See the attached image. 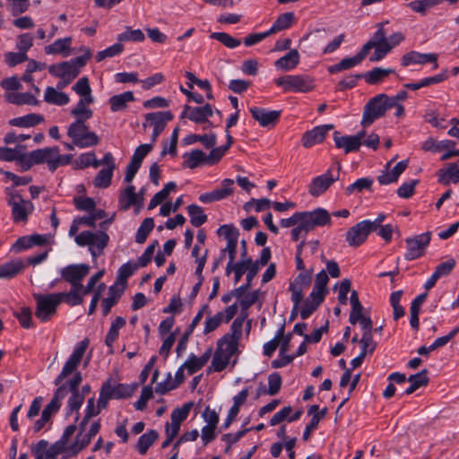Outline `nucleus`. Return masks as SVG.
<instances>
[{"mask_svg": "<svg viewBox=\"0 0 459 459\" xmlns=\"http://www.w3.org/2000/svg\"><path fill=\"white\" fill-rule=\"evenodd\" d=\"M245 318L246 316L236 317L231 324L230 332L218 340L208 372H221L228 367L232 356L238 351Z\"/></svg>", "mask_w": 459, "mask_h": 459, "instance_id": "obj_1", "label": "nucleus"}, {"mask_svg": "<svg viewBox=\"0 0 459 459\" xmlns=\"http://www.w3.org/2000/svg\"><path fill=\"white\" fill-rule=\"evenodd\" d=\"M67 135L80 149L93 147L100 143V137L96 133L91 131L86 122L81 120H75L69 126Z\"/></svg>", "mask_w": 459, "mask_h": 459, "instance_id": "obj_2", "label": "nucleus"}, {"mask_svg": "<svg viewBox=\"0 0 459 459\" xmlns=\"http://www.w3.org/2000/svg\"><path fill=\"white\" fill-rule=\"evenodd\" d=\"M341 169V163L336 161L325 173L312 178L307 186L309 195L313 197L324 195L334 182L339 180Z\"/></svg>", "mask_w": 459, "mask_h": 459, "instance_id": "obj_3", "label": "nucleus"}, {"mask_svg": "<svg viewBox=\"0 0 459 459\" xmlns=\"http://www.w3.org/2000/svg\"><path fill=\"white\" fill-rule=\"evenodd\" d=\"M27 160L28 167L46 162L50 171H55L59 166L68 162V160H65V156L59 154L57 146L32 151L28 153Z\"/></svg>", "mask_w": 459, "mask_h": 459, "instance_id": "obj_4", "label": "nucleus"}, {"mask_svg": "<svg viewBox=\"0 0 459 459\" xmlns=\"http://www.w3.org/2000/svg\"><path fill=\"white\" fill-rule=\"evenodd\" d=\"M392 104L386 100V94L380 93L371 98L364 107L361 125L364 127L370 126L375 120L385 116Z\"/></svg>", "mask_w": 459, "mask_h": 459, "instance_id": "obj_5", "label": "nucleus"}, {"mask_svg": "<svg viewBox=\"0 0 459 459\" xmlns=\"http://www.w3.org/2000/svg\"><path fill=\"white\" fill-rule=\"evenodd\" d=\"M7 204L12 208V217L15 223L25 222L33 212L34 205L30 201L24 200L18 191L10 187L5 189Z\"/></svg>", "mask_w": 459, "mask_h": 459, "instance_id": "obj_6", "label": "nucleus"}, {"mask_svg": "<svg viewBox=\"0 0 459 459\" xmlns=\"http://www.w3.org/2000/svg\"><path fill=\"white\" fill-rule=\"evenodd\" d=\"M74 240L80 247L88 246L91 255L96 257L100 255L107 247L109 237L102 230L96 232L83 230L75 237Z\"/></svg>", "mask_w": 459, "mask_h": 459, "instance_id": "obj_7", "label": "nucleus"}, {"mask_svg": "<svg viewBox=\"0 0 459 459\" xmlns=\"http://www.w3.org/2000/svg\"><path fill=\"white\" fill-rule=\"evenodd\" d=\"M34 298L36 300V317L41 322L49 321L56 315L57 307L61 304L59 295L56 293L36 294Z\"/></svg>", "mask_w": 459, "mask_h": 459, "instance_id": "obj_8", "label": "nucleus"}, {"mask_svg": "<svg viewBox=\"0 0 459 459\" xmlns=\"http://www.w3.org/2000/svg\"><path fill=\"white\" fill-rule=\"evenodd\" d=\"M284 91L308 92L315 87L314 80L307 74L284 75L275 80Z\"/></svg>", "mask_w": 459, "mask_h": 459, "instance_id": "obj_9", "label": "nucleus"}, {"mask_svg": "<svg viewBox=\"0 0 459 459\" xmlns=\"http://www.w3.org/2000/svg\"><path fill=\"white\" fill-rule=\"evenodd\" d=\"M331 221L329 212L325 209L317 208L312 212H301L299 224L307 234L316 227L331 224Z\"/></svg>", "mask_w": 459, "mask_h": 459, "instance_id": "obj_10", "label": "nucleus"}, {"mask_svg": "<svg viewBox=\"0 0 459 459\" xmlns=\"http://www.w3.org/2000/svg\"><path fill=\"white\" fill-rule=\"evenodd\" d=\"M88 345V339H84L76 344L73 353L70 355L69 359L65 363L60 374L55 379L56 385H59L64 379H65L77 368L85 353Z\"/></svg>", "mask_w": 459, "mask_h": 459, "instance_id": "obj_11", "label": "nucleus"}, {"mask_svg": "<svg viewBox=\"0 0 459 459\" xmlns=\"http://www.w3.org/2000/svg\"><path fill=\"white\" fill-rule=\"evenodd\" d=\"M90 266L86 264H69L60 270L64 281L71 284V287H81L83 279L90 273Z\"/></svg>", "mask_w": 459, "mask_h": 459, "instance_id": "obj_12", "label": "nucleus"}, {"mask_svg": "<svg viewBox=\"0 0 459 459\" xmlns=\"http://www.w3.org/2000/svg\"><path fill=\"white\" fill-rule=\"evenodd\" d=\"M430 241V233L426 232L415 236L412 238H407L405 240L407 246V251L404 255V258L408 261L417 259L423 255L424 249Z\"/></svg>", "mask_w": 459, "mask_h": 459, "instance_id": "obj_13", "label": "nucleus"}, {"mask_svg": "<svg viewBox=\"0 0 459 459\" xmlns=\"http://www.w3.org/2000/svg\"><path fill=\"white\" fill-rule=\"evenodd\" d=\"M217 233L223 236L227 240L226 247L221 250L222 257H225L226 253H228L229 259L235 260L239 236L238 230L233 225L225 224L218 229Z\"/></svg>", "mask_w": 459, "mask_h": 459, "instance_id": "obj_14", "label": "nucleus"}, {"mask_svg": "<svg viewBox=\"0 0 459 459\" xmlns=\"http://www.w3.org/2000/svg\"><path fill=\"white\" fill-rule=\"evenodd\" d=\"M313 269L301 272L299 275L290 283L289 290L291 292V301L297 304L301 302L304 295L303 291L308 288L312 281Z\"/></svg>", "mask_w": 459, "mask_h": 459, "instance_id": "obj_15", "label": "nucleus"}, {"mask_svg": "<svg viewBox=\"0 0 459 459\" xmlns=\"http://www.w3.org/2000/svg\"><path fill=\"white\" fill-rule=\"evenodd\" d=\"M82 381V374L80 372H76L73 378L67 382L69 391L71 392V396L67 401V415L71 414L74 411H78L83 403V394H79L78 388Z\"/></svg>", "mask_w": 459, "mask_h": 459, "instance_id": "obj_16", "label": "nucleus"}, {"mask_svg": "<svg viewBox=\"0 0 459 459\" xmlns=\"http://www.w3.org/2000/svg\"><path fill=\"white\" fill-rule=\"evenodd\" d=\"M173 119L170 111L152 112L145 115V120L153 127L152 142H156L159 135L163 132L169 121Z\"/></svg>", "mask_w": 459, "mask_h": 459, "instance_id": "obj_17", "label": "nucleus"}, {"mask_svg": "<svg viewBox=\"0 0 459 459\" xmlns=\"http://www.w3.org/2000/svg\"><path fill=\"white\" fill-rule=\"evenodd\" d=\"M212 115V107L208 103L202 107L185 105L180 118L186 117L196 124H202L207 122Z\"/></svg>", "mask_w": 459, "mask_h": 459, "instance_id": "obj_18", "label": "nucleus"}, {"mask_svg": "<svg viewBox=\"0 0 459 459\" xmlns=\"http://www.w3.org/2000/svg\"><path fill=\"white\" fill-rule=\"evenodd\" d=\"M252 117L262 127H273L279 121L281 110H267L264 108L252 107L249 108Z\"/></svg>", "mask_w": 459, "mask_h": 459, "instance_id": "obj_19", "label": "nucleus"}, {"mask_svg": "<svg viewBox=\"0 0 459 459\" xmlns=\"http://www.w3.org/2000/svg\"><path fill=\"white\" fill-rule=\"evenodd\" d=\"M333 128V125H322L314 127L303 134L301 138L302 145L310 148L325 141L327 134Z\"/></svg>", "mask_w": 459, "mask_h": 459, "instance_id": "obj_20", "label": "nucleus"}, {"mask_svg": "<svg viewBox=\"0 0 459 459\" xmlns=\"http://www.w3.org/2000/svg\"><path fill=\"white\" fill-rule=\"evenodd\" d=\"M368 224L367 221H360L347 231L346 241L351 247H359L366 241L369 234Z\"/></svg>", "mask_w": 459, "mask_h": 459, "instance_id": "obj_21", "label": "nucleus"}, {"mask_svg": "<svg viewBox=\"0 0 459 459\" xmlns=\"http://www.w3.org/2000/svg\"><path fill=\"white\" fill-rule=\"evenodd\" d=\"M437 56L433 53L422 54L417 51H410L404 54L401 60L403 66H409L411 65H425L428 63H434V68L437 67Z\"/></svg>", "mask_w": 459, "mask_h": 459, "instance_id": "obj_22", "label": "nucleus"}, {"mask_svg": "<svg viewBox=\"0 0 459 459\" xmlns=\"http://www.w3.org/2000/svg\"><path fill=\"white\" fill-rule=\"evenodd\" d=\"M212 349L210 347L201 357H196L195 354H190L188 359L183 364V368H186L188 375H194L207 364L212 357Z\"/></svg>", "mask_w": 459, "mask_h": 459, "instance_id": "obj_23", "label": "nucleus"}, {"mask_svg": "<svg viewBox=\"0 0 459 459\" xmlns=\"http://www.w3.org/2000/svg\"><path fill=\"white\" fill-rule=\"evenodd\" d=\"M67 392L66 385L58 386L51 401L46 405L41 413L44 415V418L50 420L51 417L58 411L61 407V400L67 394Z\"/></svg>", "mask_w": 459, "mask_h": 459, "instance_id": "obj_24", "label": "nucleus"}, {"mask_svg": "<svg viewBox=\"0 0 459 459\" xmlns=\"http://www.w3.org/2000/svg\"><path fill=\"white\" fill-rule=\"evenodd\" d=\"M333 141L335 146L338 149H342L346 154L358 152L361 146V143L353 135H341L338 131L333 133Z\"/></svg>", "mask_w": 459, "mask_h": 459, "instance_id": "obj_25", "label": "nucleus"}, {"mask_svg": "<svg viewBox=\"0 0 459 459\" xmlns=\"http://www.w3.org/2000/svg\"><path fill=\"white\" fill-rule=\"evenodd\" d=\"M125 291V286L119 287L118 284H113L108 288V297L102 299L101 307L103 316H108Z\"/></svg>", "mask_w": 459, "mask_h": 459, "instance_id": "obj_26", "label": "nucleus"}, {"mask_svg": "<svg viewBox=\"0 0 459 459\" xmlns=\"http://www.w3.org/2000/svg\"><path fill=\"white\" fill-rule=\"evenodd\" d=\"M143 197L139 200V195L135 193V187L129 185L119 195V204L123 210H128L131 206H141Z\"/></svg>", "mask_w": 459, "mask_h": 459, "instance_id": "obj_27", "label": "nucleus"}, {"mask_svg": "<svg viewBox=\"0 0 459 459\" xmlns=\"http://www.w3.org/2000/svg\"><path fill=\"white\" fill-rule=\"evenodd\" d=\"M208 307L207 305H204L202 307V308L197 312V314L193 318L191 324L189 325L187 330L185 332V333L181 336V338L178 341V346H177V354L178 356H181L182 352H184L186 349L188 340L190 335L192 334L194 329L195 326L200 323V321L203 318L204 311Z\"/></svg>", "mask_w": 459, "mask_h": 459, "instance_id": "obj_28", "label": "nucleus"}, {"mask_svg": "<svg viewBox=\"0 0 459 459\" xmlns=\"http://www.w3.org/2000/svg\"><path fill=\"white\" fill-rule=\"evenodd\" d=\"M72 38L66 37L55 40L52 44L45 47L47 55H63L67 56L71 48Z\"/></svg>", "mask_w": 459, "mask_h": 459, "instance_id": "obj_29", "label": "nucleus"}, {"mask_svg": "<svg viewBox=\"0 0 459 459\" xmlns=\"http://www.w3.org/2000/svg\"><path fill=\"white\" fill-rule=\"evenodd\" d=\"M49 73L59 78L70 76L75 78L79 74V70L74 68L71 61H65L60 64L53 65L49 67Z\"/></svg>", "mask_w": 459, "mask_h": 459, "instance_id": "obj_30", "label": "nucleus"}, {"mask_svg": "<svg viewBox=\"0 0 459 459\" xmlns=\"http://www.w3.org/2000/svg\"><path fill=\"white\" fill-rule=\"evenodd\" d=\"M133 101H134V96L133 91H125L121 94L114 95L108 100L110 104V110L112 112L125 110L127 108V104Z\"/></svg>", "mask_w": 459, "mask_h": 459, "instance_id": "obj_31", "label": "nucleus"}, {"mask_svg": "<svg viewBox=\"0 0 459 459\" xmlns=\"http://www.w3.org/2000/svg\"><path fill=\"white\" fill-rule=\"evenodd\" d=\"M299 63V54L297 49H291L286 55L275 61V66L283 71L294 69Z\"/></svg>", "mask_w": 459, "mask_h": 459, "instance_id": "obj_32", "label": "nucleus"}, {"mask_svg": "<svg viewBox=\"0 0 459 459\" xmlns=\"http://www.w3.org/2000/svg\"><path fill=\"white\" fill-rule=\"evenodd\" d=\"M44 121V117L40 114L30 113L22 117H14L9 121L13 126L31 127Z\"/></svg>", "mask_w": 459, "mask_h": 459, "instance_id": "obj_33", "label": "nucleus"}, {"mask_svg": "<svg viewBox=\"0 0 459 459\" xmlns=\"http://www.w3.org/2000/svg\"><path fill=\"white\" fill-rule=\"evenodd\" d=\"M116 169V163H112L106 168L101 169L93 180L96 187L107 188L110 186L113 172Z\"/></svg>", "mask_w": 459, "mask_h": 459, "instance_id": "obj_34", "label": "nucleus"}, {"mask_svg": "<svg viewBox=\"0 0 459 459\" xmlns=\"http://www.w3.org/2000/svg\"><path fill=\"white\" fill-rule=\"evenodd\" d=\"M329 281V277L326 271L322 270L316 275L315 279V283L313 290L311 291V296H319L321 299H325V295L328 290L326 289L327 283Z\"/></svg>", "mask_w": 459, "mask_h": 459, "instance_id": "obj_35", "label": "nucleus"}, {"mask_svg": "<svg viewBox=\"0 0 459 459\" xmlns=\"http://www.w3.org/2000/svg\"><path fill=\"white\" fill-rule=\"evenodd\" d=\"M295 22V14L292 12L284 13L278 16L272 27L268 30L270 35L289 29Z\"/></svg>", "mask_w": 459, "mask_h": 459, "instance_id": "obj_36", "label": "nucleus"}, {"mask_svg": "<svg viewBox=\"0 0 459 459\" xmlns=\"http://www.w3.org/2000/svg\"><path fill=\"white\" fill-rule=\"evenodd\" d=\"M94 101H84V99H80L75 107L71 110V115L75 117V120L86 122L93 116V111L87 107Z\"/></svg>", "mask_w": 459, "mask_h": 459, "instance_id": "obj_37", "label": "nucleus"}, {"mask_svg": "<svg viewBox=\"0 0 459 459\" xmlns=\"http://www.w3.org/2000/svg\"><path fill=\"white\" fill-rule=\"evenodd\" d=\"M44 100L49 104L64 106L69 102L70 99L66 93L58 91L55 88L48 86L44 94Z\"/></svg>", "mask_w": 459, "mask_h": 459, "instance_id": "obj_38", "label": "nucleus"}, {"mask_svg": "<svg viewBox=\"0 0 459 459\" xmlns=\"http://www.w3.org/2000/svg\"><path fill=\"white\" fill-rule=\"evenodd\" d=\"M438 182L444 186H448L450 182L455 184L459 182V168L457 163H451L446 170H439Z\"/></svg>", "mask_w": 459, "mask_h": 459, "instance_id": "obj_39", "label": "nucleus"}, {"mask_svg": "<svg viewBox=\"0 0 459 459\" xmlns=\"http://www.w3.org/2000/svg\"><path fill=\"white\" fill-rule=\"evenodd\" d=\"M5 99L9 103L15 105H38V100L30 92H10L5 94Z\"/></svg>", "mask_w": 459, "mask_h": 459, "instance_id": "obj_40", "label": "nucleus"}, {"mask_svg": "<svg viewBox=\"0 0 459 459\" xmlns=\"http://www.w3.org/2000/svg\"><path fill=\"white\" fill-rule=\"evenodd\" d=\"M226 137H227V143L225 145L212 148V151L210 152L209 155H206L208 165H214L217 162H219L221 160V159L224 156L226 152L232 145L233 137L230 134V133H227Z\"/></svg>", "mask_w": 459, "mask_h": 459, "instance_id": "obj_41", "label": "nucleus"}, {"mask_svg": "<svg viewBox=\"0 0 459 459\" xmlns=\"http://www.w3.org/2000/svg\"><path fill=\"white\" fill-rule=\"evenodd\" d=\"M81 287H71L69 292H57L56 295H59V299L62 301H65L67 305L71 307L81 305L83 302V298L82 294Z\"/></svg>", "mask_w": 459, "mask_h": 459, "instance_id": "obj_42", "label": "nucleus"}, {"mask_svg": "<svg viewBox=\"0 0 459 459\" xmlns=\"http://www.w3.org/2000/svg\"><path fill=\"white\" fill-rule=\"evenodd\" d=\"M216 134H189L184 138V143L186 145L195 143L200 142L205 148L210 149L212 148L216 143Z\"/></svg>", "mask_w": 459, "mask_h": 459, "instance_id": "obj_43", "label": "nucleus"}, {"mask_svg": "<svg viewBox=\"0 0 459 459\" xmlns=\"http://www.w3.org/2000/svg\"><path fill=\"white\" fill-rule=\"evenodd\" d=\"M24 268L21 260L10 261L0 265V279H10L20 273Z\"/></svg>", "mask_w": 459, "mask_h": 459, "instance_id": "obj_44", "label": "nucleus"}, {"mask_svg": "<svg viewBox=\"0 0 459 459\" xmlns=\"http://www.w3.org/2000/svg\"><path fill=\"white\" fill-rule=\"evenodd\" d=\"M159 434L156 430L151 429L143 434L136 444V449L141 455H145L147 450L158 439Z\"/></svg>", "mask_w": 459, "mask_h": 459, "instance_id": "obj_45", "label": "nucleus"}, {"mask_svg": "<svg viewBox=\"0 0 459 459\" xmlns=\"http://www.w3.org/2000/svg\"><path fill=\"white\" fill-rule=\"evenodd\" d=\"M138 267L139 265L137 264L130 262L122 264L117 271V281L115 284H118L119 287H126L128 278L134 273Z\"/></svg>", "mask_w": 459, "mask_h": 459, "instance_id": "obj_46", "label": "nucleus"}, {"mask_svg": "<svg viewBox=\"0 0 459 459\" xmlns=\"http://www.w3.org/2000/svg\"><path fill=\"white\" fill-rule=\"evenodd\" d=\"M184 157L186 158L184 165L192 169L203 163L207 164L206 154L199 149L193 150L189 153L185 154Z\"/></svg>", "mask_w": 459, "mask_h": 459, "instance_id": "obj_47", "label": "nucleus"}, {"mask_svg": "<svg viewBox=\"0 0 459 459\" xmlns=\"http://www.w3.org/2000/svg\"><path fill=\"white\" fill-rule=\"evenodd\" d=\"M73 90L82 97L81 99H84V101H94L90 82L86 76L80 78L73 86Z\"/></svg>", "mask_w": 459, "mask_h": 459, "instance_id": "obj_48", "label": "nucleus"}, {"mask_svg": "<svg viewBox=\"0 0 459 459\" xmlns=\"http://www.w3.org/2000/svg\"><path fill=\"white\" fill-rule=\"evenodd\" d=\"M190 222L194 227H200L207 221V215L204 212L201 206L190 204L186 207Z\"/></svg>", "mask_w": 459, "mask_h": 459, "instance_id": "obj_49", "label": "nucleus"}, {"mask_svg": "<svg viewBox=\"0 0 459 459\" xmlns=\"http://www.w3.org/2000/svg\"><path fill=\"white\" fill-rule=\"evenodd\" d=\"M126 325V319L122 316H117L112 322L111 326L106 335L105 343L111 347L115 341L117 339L119 334V330Z\"/></svg>", "mask_w": 459, "mask_h": 459, "instance_id": "obj_50", "label": "nucleus"}, {"mask_svg": "<svg viewBox=\"0 0 459 459\" xmlns=\"http://www.w3.org/2000/svg\"><path fill=\"white\" fill-rule=\"evenodd\" d=\"M323 301L324 299H321L319 296L313 297L310 294L300 309V317L302 319L308 318Z\"/></svg>", "mask_w": 459, "mask_h": 459, "instance_id": "obj_51", "label": "nucleus"}, {"mask_svg": "<svg viewBox=\"0 0 459 459\" xmlns=\"http://www.w3.org/2000/svg\"><path fill=\"white\" fill-rule=\"evenodd\" d=\"M234 192V180L230 178L223 179L221 187L212 191L214 201L225 199Z\"/></svg>", "mask_w": 459, "mask_h": 459, "instance_id": "obj_52", "label": "nucleus"}, {"mask_svg": "<svg viewBox=\"0 0 459 459\" xmlns=\"http://www.w3.org/2000/svg\"><path fill=\"white\" fill-rule=\"evenodd\" d=\"M394 73V69L375 67L364 75L367 82L369 84H376L382 81L385 77Z\"/></svg>", "mask_w": 459, "mask_h": 459, "instance_id": "obj_53", "label": "nucleus"}, {"mask_svg": "<svg viewBox=\"0 0 459 459\" xmlns=\"http://www.w3.org/2000/svg\"><path fill=\"white\" fill-rule=\"evenodd\" d=\"M154 228V221L152 218H146L143 221L137 230L135 235V242L143 244L145 242L148 235Z\"/></svg>", "mask_w": 459, "mask_h": 459, "instance_id": "obj_54", "label": "nucleus"}, {"mask_svg": "<svg viewBox=\"0 0 459 459\" xmlns=\"http://www.w3.org/2000/svg\"><path fill=\"white\" fill-rule=\"evenodd\" d=\"M360 63V60L355 55L354 56L351 57L343 58L338 64L329 66L328 72L330 74H336L343 70L351 69Z\"/></svg>", "mask_w": 459, "mask_h": 459, "instance_id": "obj_55", "label": "nucleus"}, {"mask_svg": "<svg viewBox=\"0 0 459 459\" xmlns=\"http://www.w3.org/2000/svg\"><path fill=\"white\" fill-rule=\"evenodd\" d=\"M192 407L193 403H186L182 407L174 409L170 414L171 422L181 426V423L188 417Z\"/></svg>", "mask_w": 459, "mask_h": 459, "instance_id": "obj_56", "label": "nucleus"}, {"mask_svg": "<svg viewBox=\"0 0 459 459\" xmlns=\"http://www.w3.org/2000/svg\"><path fill=\"white\" fill-rule=\"evenodd\" d=\"M145 39L143 32L140 29L132 30L130 27H126V30L117 36V40L123 41H133L142 42Z\"/></svg>", "mask_w": 459, "mask_h": 459, "instance_id": "obj_57", "label": "nucleus"}, {"mask_svg": "<svg viewBox=\"0 0 459 459\" xmlns=\"http://www.w3.org/2000/svg\"><path fill=\"white\" fill-rule=\"evenodd\" d=\"M210 38L220 41L229 48H235L241 44L239 39L233 38L226 32H212Z\"/></svg>", "mask_w": 459, "mask_h": 459, "instance_id": "obj_58", "label": "nucleus"}, {"mask_svg": "<svg viewBox=\"0 0 459 459\" xmlns=\"http://www.w3.org/2000/svg\"><path fill=\"white\" fill-rule=\"evenodd\" d=\"M284 333V325H282L280 329L277 331L275 336L269 342L264 344V355L266 357H271L277 347L280 344L281 339Z\"/></svg>", "mask_w": 459, "mask_h": 459, "instance_id": "obj_59", "label": "nucleus"}, {"mask_svg": "<svg viewBox=\"0 0 459 459\" xmlns=\"http://www.w3.org/2000/svg\"><path fill=\"white\" fill-rule=\"evenodd\" d=\"M124 46L121 43H116L104 50L99 51L95 56L97 62H101L107 57H113L121 54Z\"/></svg>", "mask_w": 459, "mask_h": 459, "instance_id": "obj_60", "label": "nucleus"}, {"mask_svg": "<svg viewBox=\"0 0 459 459\" xmlns=\"http://www.w3.org/2000/svg\"><path fill=\"white\" fill-rule=\"evenodd\" d=\"M359 344L361 348V352L368 355H371L376 348H377V342L373 341V333H363L360 340Z\"/></svg>", "mask_w": 459, "mask_h": 459, "instance_id": "obj_61", "label": "nucleus"}, {"mask_svg": "<svg viewBox=\"0 0 459 459\" xmlns=\"http://www.w3.org/2000/svg\"><path fill=\"white\" fill-rule=\"evenodd\" d=\"M281 386V377L279 373L274 372L268 377V389L265 392L269 395H275L279 393Z\"/></svg>", "mask_w": 459, "mask_h": 459, "instance_id": "obj_62", "label": "nucleus"}, {"mask_svg": "<svg viewBox=\"0 0 459 459\" xmlns=\"http://www.w3.org/2000/svg\"><path fill=\"white\" fill-rule=\"evenodd\" d=\"M373 181L368 178H362L356 180L353 184L346 187L347 195L352 194L354 191L362 192L365 189H370Z\"/></svg>", "mask_w": 459, "mask_h": 459, "instance_id": "obj_63", "label": "nucleus"}, {"mask_svg": "<svg viewBox=\"0 0 459 459\" xmlns=\"http://www.w3.org/2000/svg\"><path fill=\"white\" fill-rule=\"evenodd\" d=\"M91 439L85 434L79 433L75 438V441L68 448V451L74 455H76L81 450L85 448L91 443Z\"/></svg>", "mask_w": 459, "mask_h": 459, "instance_id": "obj_64", "label": "nucleus"}]
</instances>
